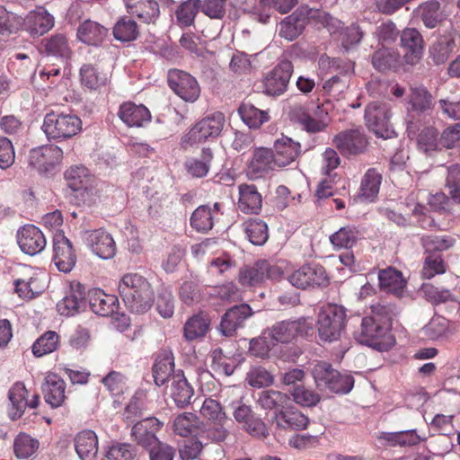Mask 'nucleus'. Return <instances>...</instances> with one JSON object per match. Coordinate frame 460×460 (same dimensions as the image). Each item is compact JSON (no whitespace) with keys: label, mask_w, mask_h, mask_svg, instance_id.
Here are the masks:
<instances>
[{"label":"nucleus","mask_w":460,"mask_h":460,"mask_svg":"<svg viewBox=\"0 0 460 460\" xmlns=\"http://www.w3.org/2000/svg\"><path fill=\"white\" fill-rule=\"evenodd\" d=\"M119 292L126 306L133 313L147 312L155 301V294L150 283L137 273L125 274L119 280Z\"/></svg>","instance_id":"nucleus-1"},{"label":"nucleus","mask_w":460,"mask_h":460,"mask_svg":"<svg viewBox=\"0 0 460 460\" xmlns=\"http://www.w3.org/2000/svg\"><path fill=\"white\" fill-rule=\"evenodd\" d=\"M41 128L48 139L60 141L78 134L82 120L75 114L50 111L45 115Z\"/></svg>","instance_id":"nucleus-2"},{"label":"nucleus","mask_w":460,"mask_h":460,"mask_svg":"<svg viewBox=\"0 0 460 460\" xmlns=\"http://www.w3.org/2000/svg\"><path fill=\"white\" fill-rule=\"evenodd\" d=\"M356 341L378 351L388 350L395 342L390 329L375 322V318L364 317L360 328L355 332Z\"/></svg>","instance_id":"nucleus-3"},{"label":"nucleus","mask_w":460,"mask_h":460,"mask_svg":"<svg viewBox=\"0 0 460 460\" xmlns=\"http://www.w3.org/2000/svg\"><path fill=\"white\" fill-rule=\"evenodd\" d=\"M291 119L310 133L323 131L329 124L328 110L323 104L309 102L294 105L290 111Z\"/></svg>","instance_id":"nucleus-4"},{"label":"nucleus","mask_w":460,"mask_h":460,"mask_svg":"<svg viewBox=\"0 0 460 460\" xmlns=\"http://www.w3.org/2000/svg\"><path fill=\"white\" fill-rule=\"evenodd\" d=\"M345 320L344 307L338 305L323 306L317 320L320 339L329 342L340 339L345 328Z\"/></svg>","instance_id":"nucleus-5"},{"label":"nucleus","mask_w":460,"mask_h":460,"mask_svg":"<svg viewBox=\"0 0 460 460\" xmlns=\"http://www.w3.org/2000/svg\"><path fill=\"white\" fill-rule=\"evenodd\" d=\"M225 116L221 112H215L196 123L182 137L183 148L192 146L206 140L217 137L223 130Z\"/></svg>","instance_id":"nucleus-6"},{"label":"nucleus","mask_w":460,"mask_h":460,"mask_svg":"<svg viewBox=\"0 0 460 460\" xmlns=\"http://www.w3.org/2000/svg\"><path fill=\"white\" fill-rule=\"evenodd\" d=\"M391 111L386 103L370 102L365 109V122L369 130L377 137L384 139L395 136V131L390 123Z\"/></svg>","instance_id":"nucleus-7"},{"label":"nucleus","mask_w":460,"mask_h":460,"mask_svg":"<svg viewBox=\"0 0 460 460\" xmlns=\"http://www.w3.org/2000/svg\"><path fill=\"white\" fill-rule=\"evenodd\" d=\"M313 328L314 320L309 317H302L296 320L279 322L268 332L275 342L288 343L296 337L308 335Z\"/></svg>","instance_id":"nucleus-8"},{"label":"nucleus","mask_w":460,"mask_h":460,"mask_svg":"<svg viewBox=\"0 0 460 460\" xmlns=\"http://www.w3.org/2000/svg\"><path fill=\"white\" fill-rule=\"evenodd\" d=\"M168 84L175 94L187 102H196L200 95L198 81L187 72L171 69L168 72Z\"/></svg>","instance_id":"nucleus-9"},{"label":"nucleus","mask_w":460,"mask_h":460,"mask_svg":"<svg viewBox=\"0 0 460 460\" xmlns=\"http://www.w3.org/2000/svg\"><path fill=\"white\" fill-rule=\"evenodd\" d=\"M233 416L236 422L252 437L265 438L268 434L263 420L253 412L251 406L242 402H233L231 404Z\"/></svg>","instance_id":"nucleus-10"},{"label":"nucleus","mask_w":460,"mask_h":460,"mask_svg":"<svg viewBox=\"0 0 460 460\" xmlns=\"http://www.w3.org/2000/svg\"><path fill=\"white\" fill-rule=\"evenodd\" d=\"M293 73V65L288 59L281 60L265 77L264 93L270 96H279L287 89Z\"/></svg>","instance_id":"nucleus-11"},{"label":"nucleus","mask_w":460,"mask_h":460,"mask_svg":"<svg viewBox=\"0 0 460 460\" xmlns=\"http://www.w3.org/2000/svg\"><path fill=\"white\" fill-rule=\"evenodd\" d=\"M288 279L292 286L302 289L325 286L329 281L324 268L317 264L302 266L289 275Z\"/></svg>","instance_id":"nucleus-12"},{"label":"nucleus","mask_w":460,"mask_h":460,"mask_svg":"<svg viewBox=\"0 0 460 460\" xmlns=\"http://www.w3.org/2000/svg\"><path fill=\"white\" fill-rule=\"evenodd\" d=\"M333 144L344 155H356L363 153L367 146V139L360 128L344 130L333 138Z\"/></svg>","instance_id":"nucleus-13"},{"label":"nucleus","mask_w":460,"mask_h":460,"mask_svg":"<svg viewBox=\"0 0 460 460\" xmlns=\"http://www.w3.org/2000/svg\"><path fill=\"white\" fill-rule=\"evenodd\" d=\"M63 151L54 145L39 146L31 150L29 164L40 173L50 172L62 159Z\"/></svg>","instance_id":"nucleus-14"},{"label":"nucleus","mask_w":460,"mask_h":460,"mask_svg":"<svg viewBox=\"0 0 460 460\" xmlns=\"http://www.w3.org/2000/svg\"><path fill=\"white\" fill-rule=\"evenodd\" d=\"M311 9L300 6L293 13L285 17L279 24V36L288 41L297 39L304 31L308 22Z\"/></svg>","instance_id":"nucleus-15"},{"label":"nucleus","mask_w":460,"mask_h":460,"mask_svg":"<svg viewBox=\"0 0 460 460\" xmlns=\"http://www.w3.org/2000/svg\"><path fill=\"white\" fill-rule=\"evenodd\" d=\"M53 262L59 271L68 273L75 265L76 256L71 242L61 232L53 236Z\"/></svg>","instance_id":"nucleus-16"},{"label":"nucleus","mask_w":460,"mask_h":460,"mask_svg":"<svg viewBox=\"0 0 460 460\" xmlns=\"http://www.w3.org/2000/svg\"><path fill=\"white\" fill-rule=\"evenodd\" d=\"M253 314L248 304H241L229 308L222 316L219 332L226 337H232L244 326L245 321Z\"/></svg>","instance_id":"nucleus-17"},{"label":"nucleus","mask_w":460,"mask_h":460,"mask_svg":"<svg viewBox=\"0 0 460 460\" xmlns=\"http://www.w3.org/2000/svg\"><path fill=\"white\" fill-rule=\"evenodd\" d=\"M84 242L91 251L101 259H111L116 253V243L113 237L103 229L85 232Z\"/></svg>","instance_id":"nucleus-18"},{"label":"nucleus","mask_w":460,"mask_h":460,"mask_svg":"<svg viewBox=\"0 0 460 460\" xmlns=\"http://www.w3.org/2000/svg\"><path fill=\"white\" fill-rule=\"evenodd\" d=\"M55 25V17L45 7L38 6L30 11L23 22L24 30L31 37H40Z\"/></svg>","instance_id":"nucleus-19"},{"label":"nucleus","mask_w":460,"mask_h":460,"mask_svg":"<svg viewBox=\"0 0 460 460\" xmlns=\"http://www.w3.org/2000/svg\"><path fill=\"white\" fill-rule=\"evenodd\" d=\"M221 208L222 204L218 202L199 206L191 214L190 226L199 233L208 232L223 214Z\"/></svg>","instance_id":"nucleus-20"},{"label":"nucleus","mask_w":460,"mask_h":460,"mask_svg":"<svg viewBox=\"0 0 460 460\" xmlns=\"http://www.w3.org/2000/svg\"><path fill=\"white\" fill-rule=\"evenodd\" d=\"M67 186L81 197L84 203L93 201V189L90 187L88 170L84 166H72L65 172Z\"/></svg>","instance_id":"nucleus-21"},{"label":"nucleus","mask_w":460,"mask_h":460,"mask_svg":"<svg viewBox=\"0 0 460 460\" xmlns=\"http://www.w3.org/2000/svg\"><path fill=\"white\" fill-rule=\"evenodd\" d=\"M17 243L22 252L36 255L46 247V238L41 230L33 226L26 225L17 232Z\"/></svg>","instance_id":"nucleus-22"},{"label":"nucleus","mask_w":460,"mask_h":460,"mask_svg":"<svg viewBox=\"0 0 460 460\" xmlns=\"http://www.w3.org/2000/svg\"><path fill=\"white\" fill-rule=\"evenodd\" d=\"M85 308V288L81 283L72 284L69 293L57 304L58 313L65 316H74Z\"/></svg>","instance_id":"nucleus-23"},{"label":"nucleus","mask_w":460,"mask_h":460,"mask_svg":"<svg viewBox=\"0 0 460 460\" xmlns=\"http://www.w3.org/2000/svg\"><path fill=\"white\" fill-rule=\"evenodd\" d=\"M456 32L449 31L439 35L432 42L429 49V57L434 64L441 65L446 63L456 51Z\"/></svg>","instance_id":"nucleus-24"},{"label":"nucleus","mask_w":460,"mask_h":460,"mask_svg":"<svg viewBox=\"0 0 460 460\" xmlns=\"http://www.w3.org/2000/svg\"><path fill=\"white\" fill-rule=\"evenodd\" d=\"M278 167L273 152L268 148H258L254 151L252 161L247 168L250 179H258Z\"/></svg>","instance_id":"nucleus-25"},{"label":"nucleus","mask_w":460,"mask_h":460,"mask_svg":"<svg viewBox=\"0 0 460 460\" xmlns=\"http://www.w3.org/2000/svg\"><path fill=\"white\" fill-rule=\"evenodd\" d=\"M401 46L405 49L404 58L407 64L415 65L423 53V39L414 28H406L401 34Z\"/></svg>","instance_id":"nucleus-26"},{"label":"nucleus","mask_w":460,"mask_h":460,"mask_svg":"<svg viewBox=\"0 0 460 460\" xmlns=\"http://www.w3.org/2000/svg\"><path fill=\"white\" fill-rule=\"evenodd\" d=\"M273 155L278 167H285L294 162L301 153V146L292 138L281 136L274 142Z\"/></svg>","instance_id":"nucleus-27"},{"label":"nucleus","mask_w":460,"mask_h":460,"mask_svg":"<svg viewBox=\"0 0 460 460\" xmlns=\"http://www.w3.org/2000/svg\"><path fill=\"white\" fill-rule=\"evenodd\" d=\"M87 300L92 311L100 316H110L118 308L116 296L108 295L100 288H92L87 293Z\"/></svg>","instance_id":"nucleus-28"},{"label":"nucleus","mask_w":460,"mask_h":460,"mask_svg":"<svg viewBox=\"0 0 460 460\" xmlns=\"http://www.w3.org/2000/svg\"><path fill=\"white\" fill-rule=\"evenodd\" d=\"M45 402L52 408L62 405L66 398V383L56 374L49 373L42 385Z\"/></svg>","instance_id":"nucleus-29"},{"label":"nucleus","mask_w":460,"mask_h":460,"mask_svg":"<svg viewBox=\"0 0 460 460\" xmlns=\"http://www.w3.org/2000/svg\"><path fill=\"white\" fill-rule=\"evenodd\" d=\"M118 116L128 127H143L151 119L150 111L146 106L130 102L119 106Z\"/></svg>","instance_id":"nucleus-30"},{"label":"nucleus","mask_w":460,"mask_h":460,"mask_svg":"<svg viewBox=\"0 0 460 460\" xmlns=\"http://www.w3.org/2000/svg\"><path fill=\"white\" fill-rule=\"evenodd\" d=\"M127 11L146 23L154 22L159 16L160 10L155 0H124Z\"/></svg>","instance_id":"nucleus-31"},{"label":"nucleus","mask_w":460,"mask_h":460,"mask_svg":"<svg viewBox=\"0 0 460 460\" xmlns=\"http://www.w3.org/2000/svg\"><path fill=\"white\" fill-rule=\"evenodd\" d=\"M240 210L246 214H259L261 210L262 198L253 184H241L238 187Z\"/></svg>","instance_id":"nucleus-32"},{"label":"nucleus","mask_w":460,"mask_h":460,"mask_svg":"<svg viewBox=\"0 0 460 460\" xmlns=\"http://www.w3.org/2000/svg\"><path fill=\"white\" fill-rule=\"evenodd\" d=\"M43 51L48 56L57 58L62 64H66L71 58L72 50L66 36L57 33L42 40Z\"/></svg>","instance_id":"nucleus-33"},{"label":"nucleus","mask_w":460,"mask_h":460,"mask_svg":"<svg viewBox=\"0 0 460 460\" xmlns=\"http://www.w3.org/2000/svg\"><path fill=\"white\" fill-rule=\"evenodd\" d=\"M378 280L382 290L396 296H401L406 288V280L402 272L391 267L379 271Z\"/></svg>","instance_id":"nucleus-34"},{"label":"nucleus","mask_w":460,"mask_h":460,"mask_svg":"<svg viewBox=\"0 0 460 460\" xmlns=\"http://www.w3.org/2000/svg\"><path fill=\"white\" fill-rule=\"evenodd\" d=\"M75 448L81 460H93L98 453V438L93 430H83L75 438Z\"/></svg>","instance_id":"nucleus-35"},{"label":"nucleus","mask_w":460,"mask_h":460,"mask_svg":"<svg viewBox=\"0 0 460 460\" xmlns=\"http://www.w3.org/2000/svg\"><path fill=\"white\" fill-rule=\"evenodd\" d=\"M107 29L100 23L87 20L77 29V38L84 44L98 46L107 36Z\"/></svg>","instance_id":"nucleus-36"},{"label":"nucleus","mask_w":460,"mask_h":460,"mask_svg":"<svg viewBox=\"0 0 460 460\" xmlns=\"http://www.w3.org/2000/svg\"><path fill=\"white\" fill-rule=\"evenodd\" d=\"M79 76L81 85L90 91H99L109 81L106 73L100 71L98 67L91 64H84L81 66Z\"/></svg>","instance_id":"nucleus-37"},{"label":"nucleus","mask_w":460,"mask_h":460,"mask_svg":"<svg viewBox=\"0 0 460 460\" xmlns=\"http://www.w3.org/2000/svg\"><path fill=\"white\" fill-rule=\"evenodd\" d=\"M408 103V110L419 115L428 114L434 107L432 95L424 86L411 88Z\"/></svg>","instance_id":"nucleus-38"},{"label":"nucleus","mask_w":460,"mask_h":460,"mask_svg":"<svg viewBox=\"0 0 460 460\" xmlns=\"http://www.w3.org/2000/svg\"><path fill=\"white\" fill-rule=\"evenodd\" d=\"M10 406L8 408L9 417L14 420L19 419L28 406V391L22 383H15L8 393Z\"/></svg>","instance_id":"nucleus-39"},{"label":"nucleus","mask_w":460,"mask_h":460,"mask_svg":"<svg viewBox=\"0 0 460 460\" xmlns=\"http://www.w3.org/2000/svg\"><path fill=\"white\" fill-rule=\"evenodd\" d=\"M275 421L281 429L301 430L307 427L308 418L298 411L283 409L275 413Z\"/></svg>","instance_id":"nucleus-40"},{"label":"nucleus","mask_w":460,"mask_h":460,"mask_svg":"<svg viewBox=\"0 0 460 460\" xmlns=\"http://www.w3.org/2000/svg\"><path fill=\"white\" fill-rule=\"evenodd\" d=\"M382 182V174L376 168H369L361 180L358 197L372 202L377 197Z\"/></svg>","instance_id":"nucleus-41"},{"label":"nucleus","mask_w":460,"mask_h":460,"mask_svg":"<svg viewBox=\"0 0 460 460\" xmlns=\"http://www.w3.org/2000/svg\"><path fill=\"white\" fill-rule=\"evenodd\" d=\"M209 326L210 320L207 314L203 313L194 314L184 324V338L189 341L202 339L208 333Z\"/></svg>","instance_id":"nucleus-42"},{"label":"nucleus","mask_w":460,"mask_h":460,"mask_svg":"<svg viewBox=\"0 0 460 460\" xmlns=\"http://www.w3.org/2000/svg\"><path fill=\"white\" fill-rule=\"evenodd\" d=\"M170 394L177 406L183 407L190 402L193 389L185 376L181 373H177L171 378Z\"/></svg>","instance_id":"nucleus-43"},{"label":"nucleus","mask_w":460,"mask_h":460,"mask_svg":"<svg viewBox=\"0 0 460 460\" xmlns=\"http://www.w3.org/2000/svg\"><path fill=\"white\" fill-rule=\"evenodd\" d=\"M372 65L381 72L395 69L400 65V54L396 49L381 48L374 52Z\"/></svg>","instance_id":"nucleus-44"},{"label":"nucleus","mask_w":460,"mask_h":460,"mask_svg":"<svg viewBox=\"0 0 460 460\" xmlns=\"http://www.w3.org/2000/svg\"><path fill=\"white\" fill-rule=\"evenodd\" d=\"M174 362L172 355L164 354L157 357L153 367V376L156 385L161 386L171 381L173 376Z\"/></svg>","instance_id":"nucleus-45"},{"label":"nucleus","mask_w":460,"mask_h":460,"mask_svg":"<svg viewBox=\"0 0 460 460\" xmlns=\"http://www.w3.org/2000/svg\"><path fill=\"white\" fill-rule=\"evenodd\" d=\"M212 158L211 149L203 148L201 157L188 159L185 162V168L192 177L202 178L208 174Z\"/></svg>","instance_id":"nucleus-46"},{"label":"nucleus","mask_w":460,"mask_h":460,"mask_svg":"<svg viewBox=\"0 0 460 460\" xmlns=\"http://www.w3.org/2000/svg\"><path fill=\"white\" fill-rule=\"evenodd\" d=\"M289 402L290 399L288 394L276 390L262 391L258 398V402L263 409H275L278 411L285 409Z\"/></svg>","instance_id":"nucleus-47"},{"label":"nucleus","mask_w":460,"mask_h":460,"mask_svg":"<svg viewBox=\"0 0 460 460\" xmlns=\"http://www.w3.org/2000/svg\"><path fill=\"white\" fill-rule=\"evenodd\" d=\"M200 0H187L175 11L176 22L181 27H190L200 9Z\"/></svg>","instance_id":"nucleus-48"},{"label":"nucleus","mask_w":460,"mask_h":460,"mask_svg":"<svg viewBox=\"0 0 460 460\" xmlns=\"http://www.w3.org/2000/svg\"><path fill=\"white\" fill-rule=\"evenodd\" d=\"M242 120L250 128H260L269 119L267 112L259 110L251 103H243L238 110Z\"/></svg>","instance_id":"nucleus-49"},{"label":"nucleus","mask_w":460,"mask_h":460,"mask_svg":"<svg viewBox=\"0 0 460 460\" xmlns=\"http://www.w3.org/2000/svg\"><path fill=\"white\" fill-rule=\"evenodd\" d=\"M335 372L336 369L332 367L331 363L326 361L317 362L311 370L316 387L323 392H327L328 385L332 382Z\"/></svg>","instance_id":"nucleus-50"},{"label":"nucleus","mask_w":460,"mask_h":460,"mask_svg":"<svg viewBox=\"0 0 460 460\" xmlns=\"http://www.w3.org/2000/svg\"><path fill=\"white\" fill-rule=\"evenodd\" d=\"M418 13L422 22L429 29L437 27L443 19L440 4L437 1H429L420 4Z\"/></svg>","instance_id":"nucleus-51"},{"label":"nucleus","mask_w":460,"mask_h":460,"mask_svg":"<svg viewBox=\"0 0 460 460\" xmlns=\"http://www.w3.org/2000/svg\"><path fill=\"white\" fill-rule=\"evenodd\" d=\"M59 343V336L54 331H48L39 337L32 345V353L42 357L55 351Z\"/></svg>","instance_id":"nucleus-52"},{"label":"nucleus","mask_w":460,"mask_h":460,"mask_svg":"<svg viewBox=\"0 0 460 460\" xmlns=\"http://www.w3.org/2000/svg\"><path fill=\"white\" fill-rule=\"evenodd\" d=\"M359 238V233L355 227L340 228L330 236V242L337 249H350Z\"/></svg>","instance_id":"nucleus-53"},{"label":"nucleus","mask_w":460,"mask_h":460,"mask_svg":"<svg viewBox=\"0 0 460 460\" xmlns=\"http://www.w3.org/2000/svg\"><path fill=\"white\" fill-rule=\"evenodd\" d=\"M455 243L456 239L447 234H428L421 237V244L426 252L447 251Z\"/></svg>","instance_id":"nucleus-54"},{"label":"nucleus","mask_w":460,"mask_h":460,"mask_svg":"<svg viewBox=\"0 0 460 460\" xmlns=\"http://www.w3.org/2000/svg\"><path fill=\"white\" fill-rule=\"evenodd\" d=\"M261 261L255 262L252 266H244L239 272V282L243 286L253 287L262 283L265 280Z\"/></svg>","instance_id":"nucleus-55"},{"label":"nucleus","mask_w":460,"mask_h":460,"mask_svg":"<svg viewBox=\"0 0 460 460\" xmlns=\"http://www.w3.org/2000/svg\"><path fill=\"white\" fill-rule=\"evenodd\" d=\"M398 314L397 307L393 304L376 303L371 305V315L368 318H375V322L386 325L391 330L392 319Z\"/></svg>","instance_id":"nucleus-56"},{"label":"nucleus","mask_w":460,"mask_h":460,"mask_svg":"<svg viewBox=\"0 0 460 460\" xmlns=\"http://www.w3.org/2000/svg\"><path fill=\"white\" fill-rule=\"evenodd\" d=\"M136 449L128 443H113L105 449L103 460H135Z\"/></svg>","instance_id":"nucleus-57"},{"label":"nucleus","mask_w":460,"mask_h":460,"mask_svg":"<svg viewBox=\"0 0 460 460\" xmlns=\"http://www.w3.org/2000/svg\"><path fill=\"white\" fill-rule=\"evenodd\" d=\"M14 454L20 459L31 456L39 448V441L25 433H20L14 439Z\"/></svg>","instance_id":"nucleus-58"},{"label":"nucleus","mask_w":460,"mask_h":460,"mask_svg":"<svg viewBox=\"0 0 460 460\" xmlns=\"http://www.w3.org/2000/svg\"><path fill=\"white\" fill-rule=\"evenodd\" d=\"M245 233L249 241L255 245H262L269 237L268 226L261 220H251L247 222Z\"/></svg>","instance_id":"nucleus-59"},{"label":"nucleus","mask_w":460,"mask_h":460,"mask_svg":"<svg viewBox=\"0 0 460 460\" xmlns=\"http://www.w3.org/2000/svg\"><path fill=\"white\" fill-rule=\"evenodd\" d=\"M137 34V25L131 19L122 18L117 22L113 28L114 38L119 41L134 40Z\"/></svg>","instance_id":"nucleus-60"},{"label":"nucleus","mask_w":460,"mask_h":460,"mask_svg":"<svg viewBox=\"0 0 460 460\" xmlns=\"http://www.w3.org/2000/svg\"><path fill=\"white\" fill-rule=\"evenodd\" d=\"M198 418L191 412H184L177 416L173 421V430L181 437L191 435L198 428Z\"/></svg>","instance_id":"nucleus-61"},{"label":"nucleus","mask_w":460,"mask_h":460,"mask_svg":"<svg viewBox=\"0 0 460 460\" xmlns=\"http://www.w3.org/2000/svg\"><path fill=\"white\" fill-rule=\"evenodd\" d=\"M438 134L433 127L423 128L418 136V146L425 153H430L442 148Z\"/></svg>","instance_id":"nucleus-62"},{"label":"nucleus","mask_w":460,"mask_h":460,"mask_svg":"<svg viewBox=\"0 0 460 460\" xmlns=\"http://www.w3.org/2000/svg\"><path fill=\"white\" fill-rule=\"evenodd\" d=\"M364 31L359 25L352 23L350 26L346 27L341 32V41L342 49L348 52L358 46Z\"/></svg>","instance_id":"nucleus-63"},{"label":"nucleus","mask_w":460,"mask_h":460,"mask_svg":"<svg viewBox=\"0 0 460 460\" xmlns=\"http://www.w3.org/2000/svg\"><path fill=\"white\" fill-rule=\"evenodd\" d=\"M274 345L275 341L269 335V332L267 330L263 332L260 337L251 340L249 351L252 355L263 358L269 356V353Z\"/></svg>","instance_id":"nucleus-64"}]
</instances>
